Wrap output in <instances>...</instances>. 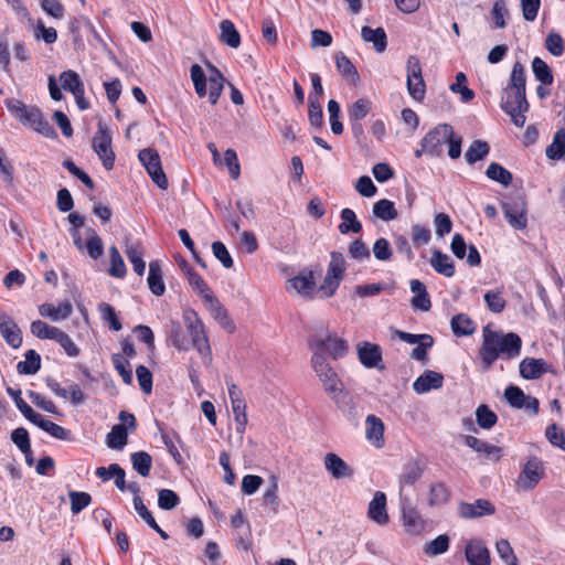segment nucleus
<instances>
[{
	"instance_id": "obj_53",
	"label": "nucleus",
	"mask_w": 565,
	"mask_h": 565,
	"mask_svg": "<svg viewBox=\"0 0 565 565\" xmlns=\"http://www.w3.org/2000/svg\"><path fill=\"white\" fill-rule=\"evenodd\" d=\"M525 86H526V74L525 68L520 62H515L513 64L509 84L507 87L518 89L519 92L525 93Z\"/></svg>"
},
{
	"instance_id": "obj_28",
	"label": "nucleus",
	"mask_w": 565,
	"mask_h": 565,
	"mask_svg": "<svg viewBox=\"0 0 565 565\" xmlns=\"http://www.w3.org/2000/svg\"><path fill=\"white\" fill-rule=\"evenodd\" d=\"M409 287L411 291L415 294L411 300L412 307L422 311H428L431 308V301L426 286L418 279H412Z\"/></svg>"
},
{
	"instance_id": "obj_48",
	"label": "nucleus",
	"mask_w": 565,
	"mask_h": 565,
	"mask_svg": "<svg viewBox=\"0 0 565 565\" xmlns=\"http://www.w3.org/2000/svg\"><path fill=\"white\" fill-rule=\"evenodd\" d=\"M110 267L108 274L116 278H124L127 274V268L124 259L116 246L109 248Z\"/></svg>"
},
{
	"instance_id": "obj_8",
	"label": "nucleus",
	"mask_w": 565,
	"mask_h": 565,
	"mask_svg": "<svg viewBox=\"0 0 565 565\" xmlns=\"http://www.w3.org/2000/svg\"><path fill=\"white\" fill-rule=\"evenodd\" d=\"M121 424L114 425L106 436V445L111 449L120 450L128 441V430L136 429V417L134 414L121 411L118 416Z\"/></svg>"
},
{
	"instance_id": "obj_30",
	"label": "nucleus",
	"mask_w": 565,
	"mask_h": 565,
	"mask_svg": "<svg viewBox=\"0 0 565 565\" xmlns=\"http://www.w3.org/2000/svg\"><path fill=\"white\" fill-rule=\"evenodd\" d=\"M335 66L341 76L352 85H358L360 82V75L356 67L348 58L343 52H338L334 55Z\"/></svg>"
},
{
	"instance_id": "obj_36",
	"label": "nucleus",
	"mask_w": 565,
	"mask_h": 565,
	"mask_svg": "<svg viewBox=\"0 0 565 565\" xmlns=\"http://www.w3.org/2000/svg\"><path fill=\"white\" fill-rule=\"evenodd\" d=\"M148 286L150 291L156 296H162L166 286L162 279V270L159 262L153 260L149 264Z\"/></svg>"
},
{
	"instance_id": "obj_20",
	"label": "nucleus",
	"mask_w": 565,
	"mask_h": 565,
	"mask_svg": "<svg viewBox=\"0 0 565 565\" xmlns=\"http://www.w3.org/2000/svg\"><path fill=\"white\" fill-rule=\"evenodd\" d=\"M444 384V375L441 373L426 370L420 376H418L413 383V390L417 394H424L431 390H438Z\"/></svg>"
},
{
	"instance_id": "obj_21",
	"label": "nucleus",
	"mask_w": 565,
	"mask_h": 565,
	"mask_svg": "<svg viewBox=\"0 0 565 565\" xmlns=\"http://www.w3.org/2000/svg\"><path fill=\"white\" fill-rule=\"evenodd\" d=\"M548 364L543 359L525 358L519 365L520 375L525 380H536L548 372Z\"/></svg>"
},
{
	"instance_id": "obj_12",
	"label": "nucleus",
	"mask_w": 565,
	"mask_h": 565,
	"mask_svg": "<svg viewBox=\"0 0 565 565\" xmlns=\"http://www.w3.org/2000/svg\"><path fill=\"white\" fill-rule=\"evenodd\" d=\"M138 158L153 183H156L158 188L166 190L168 188V179L163 172L158 151L152 148H146L139 151Z\"/></svg>"
},
{
	"instance_id": "obj_44",
	"label": "nucleus",
	"mask_w": 565,
	"mask_h": 565,
	"mask_svg": "<svg viewBox=\"0 0 565 565\" xmlns=\"http://www.w3.org/2000/svg\"><path fill=\"white\" fill-rule=\"evenodd\" d=\"M486 175L490 180L495 181L504 186L510 185L513 180L512 173L497 162H491L489 164L486 171Z\"/></svg>"
},
{
	"instance_id": "obj_3",
	"label": "nucleus",
	"mask_w": 565,
	"mask_h": 565,
	"mask_svg": "<svg viewBox=\"0 0 565 565\" xmlns=\"http://www.w3.org/2000/svg\"><path fill=\"white\" fill-rule=\"evenodd\" d=\"M209 68L212 74L206 79L202 67L199 64H193L190 70L191 79L200 98L206 96V81H209V100L212 105H215L223 92L225 78L215 66L209 65Z\"/></svg>"
},
{
	"instance_id": "obj_15",
	"label": "nucleus",
	"mask_w": 565,
	"mask_h": 565,
	"mask_svg": "<svg viewBox=\"0 0 565 565\" xmlns=\"http://www.w3.org/2000/svg\"><path fill=\"white\" fill-rule=\"evenodd\" d=\"M360 363L367 369L383 370L381 348L367 341L359 342L356 345Z\"/></svg>"
},
{
	"instance_id": "obj_2",
	"label": "nucleus",
	"mask_w": 565,
	"mask_h": 565,
	"mask_svg": "<svg viewBox=\"0 0 565 565\" xmlns=\"http://www.w3.org/2000/svg\"><path fill=\"white\" fill-rule=\"evenodd\" d=\"M7 107L23 125H29L46 138L56 137L54 127L43 117L42 111L36 106H28L19 99L11 98L7 102Z\"/></svg>"
},
{
	"instance_id": "obj_14",
	"label": "nucleus",
	"mask_w": 565,
	"mask_h": 565,
	"mask_svg": "<svg viewBox=\"0 0 565 565\" xmlns=\"http://www.w3.org/2000/svg\"><path fill=\"white\" fill-rule=\"evenodd\" d=\"M502 211L508 223L515 230H523L527 225L526 203L522 196H516L502 203Z\"/></svg>"
},
{
	"instance_id": "obj_22",
	"label": "nucleus",
	"mask_w": 565,
	"mask_h": 565,
	"mask_svg": "<svg viewBox=\"0 0 565 565\" xmlns=\"http://www.w3.org/2000/svg\"><path fill=\"white\" fill-rule=\"evenodd\" d=\"M316 287L315 275L312 271L300 274L287 281V289H294L305 298H312Z\"/></svg>"
},
{
	"instance_id": "obj_34",
	"label": "nucleus",
	"mask_w": 565,
	"mask_h": 565,
	"mask_svg": "<svg viewBox=\"0 0 565 565\" xmlns=\"http://www.w3.org/2000/svg\"><path fill=\"white\" fill-rule=\"evenodd\" d=\"M431 267L440 275L452 277L455 275V264L449 255L440 250H434L430 258Z\"/></svg>"
},
{
	"instance_id": "obj_18",
	"label": "nucleus",
	"mask_w": 565,
	"mask_h": 565,
	"mask_svg": "<svg viewBox=\"0 0 565 565\" xmlns=\"http://www.w3.org/2000/svg\"><path fill=\"white\" fill-rule=\"evenodd\" d=\"M0 333L4 341L18 349L22 344V333L18 324L8 315H0Z\"/></svg>"
},
{
	"instance_id": "obj_24",
	"label": "nucleus",
	"mask_w": 565,
	"mask_h": 565,
	"mask_svg": "<svg viewBox=\"0 0 565 565\" xmlns=\"http://www.w3.org/2000/svg\"><path fill=\"white\" fill-rule=\"evenodd\" d=\"M124 252L131 263L135 273L138 276H143L146 270V263L142 259L143 250L141 248L140 242H132L129 237L125 239Z\"/></svg>"
},
{
	"instance_id": "obj_46",
	"label": "nucleus",
	"mask_w": 565,
	"mask_h": 565,
	"mask_svg": "<svg viewBox=\"0 0 565 565\" xmlns=\"http://www.w3.org/2000/svg\"><path fill=\"white\" fill-rule=\"evenodd\" d=\"M61 86L64 90L71 92L73 95L84 88V84L79 75L74 71H64L60 75Z\"/></svg>"
},
{
	"instance_id": "obj_40",
	"label": "nucleus",
	"mask_w": 565,
	"mask_h": 565,
	"mask_svg": "<svg viewBox=\"0 0 565 565\" xmlns=\"http://www.w3.org/2000/svg\"><path fill=\"white\" fill-rule=\"evenodd\" d=\"M41 369V356L34 350H29L25 353V360L17 364L19 374L32 375Z\"/></svg>"
},
{
	"instance_id": "obj_51",
	"label": "nucleus",
	"mask_w": 565,
	"mask_h": 565,
	"mask_svg": "<svg viewBox=\"0 0 565 565\" xmlns=\"http://www.w3.org/2000/svg\"><path fill=\"white\" fill-rule=\"evenodd\" d=\"M424 472L423 466L418 461H409L405 465L401 476L402 484H414L418 481Z\"/></svg>"
},
{
	"instance_id": "obj_27",
	"label": "nucleus",
	"mask_w": 565,
	"mask_h": 565,
	"mask_svg": "<svg viewBox=\"0 0 565 565\" xmlns=\"http://www.w3.org/2000/svg\"><path fill=\"white\" fill-rule=\"evenodd\" d=\"M402 512L405 531L412 535L420 534L425 529V521L418 511L411 504H403Z\"/></svg>"
},
{
	"instance_id": "obj_41",
	"label": "nucleus",
	"mask_w": 565,
	"mask_h": 565,
	"mask_svg": "<svg viewBox=\"0 0 565 565\" xmlns=\"http://www.w3.org/2000/svg\"><path fill=\"white\" fill-rule=\"evenodd\" d=\"M341 224L339 225V232L341 234H348L349 232L359 233L362 231V224L358 221L356 215L351 209H343L341 211Z\"/></svg>"
},
{
	"instance_id": "obj_38",
	"label": "nucleus",
	"mask_w": 565,
	"mask_h": 565,
	"mask_svg": "<svg viewBox=\"0 0 565 565\" xmlns=\"http://www.w3.org/2000/svg\"><path fill=\"white\" fill-rule=\"evenodd\" d=\"M220 41L230 47L236 49L241 44V35L234 23L230 20H223L220 23Z\"/></svg>"
},
{
	"instance_id": "obj_5",
	"label": "nucleus",
	"mask_w": 565,
	"mask_h": 565,
	"mask_svg": "<svg viewBox=\"0 0 565 565\" xmlns=\"http://www.w3.org/2000/svg\"><path fill=\"white\" fill-rule=\"evenodd\" d=\"M311 365L326 393L338 403V397L343 393L344 385L337 372L327 361L326 356L320 353H312Z\"/></svg>"
},
{
	"instance_id": "obj_61",
	"label": "nucleus",
	"mask_w": 565,
	"mask_h": 565,
	"mask_svg": "<svg viewBox=\"0 0 565 565\" xmlns=\"http://www.w3.org/2000/svg\"><path fill=\"white\" fill-rule=\"evenodd\" d=\"M308 117L311 126L321 128L323 126V110L317 97L309 95Z\"/></svg>"
},
{
	"instance_id": "obj_55",
	"label": "nucleus",
	"mask_w": 565,
	"mask_h": 565,
	"mask_svg": "<svg viewBox=\"0 0 565 565\" xmlns=\"http://www.w3.org/2000/svg\"><path fill=\"white\" fill-rule=\"evenodd\" d=\"M476 418L478 425L483 429L492 428L498 422L497 414L492 412L486 404H481L477 407Z\"/></svg>"
},
{
	"instance_id": "obj_43",
	"label": "nucleus",
	"mask_w": 565,
	"mask_h": 565,
	"mask_svg": "<svg viewBox=\"0 0 565 565\" xmlns=\"http://www.w3.org/2000/svg\"><path fill=\"white\" fill-rule=\"evenodd\" d=\"M565 154V129H558L553 138V141L546 148V156L552 160H559Z\"/></svg>"
},
{
	"instance_id": "obj_32",
	"label": "nucleus",
	"mask_w": 565,
	"mask_h": 565,
	"mask_svg": "<svg viewBox=\"0 0 565 565\" xmlns=\"http://www.w3.org/2000/svg\"><path fill=\"white\" fill-rule=\"evenodd\" d=\"M465 444L475 451L484 454L487 458L498 460L502 455L500 447L480 440L475 436H466Z\"/></svg>"
},
{
	"instance_id": "obj_52",
	"label": "nucleus",
	"mask_w": 565,
	"mask_h": 565,
	"mask_svg": "<svg viewBox=\"0 0 565 565\" xmlns=\"http://www.w3.org/2000/svg\"><path fill=\"white\" fill-rule=\"evenodd\" d=\"M467 76L459 72L456 75V82L450 85V90L455 94H460L462 103H469L475 98V92L466 86Z\"/></svg>"
},
{
	"instance_id": "obj_47",
	"label": "nucleus",
	"mask_w": 565,
	"mask_h": 565,
	"mask_svg": "<svg viewBox=\"0 0 565 565\" xmlns=\"http://www.w3.org/2000/svg\"><path fill=\"white\" fill-rule=\"evenodd\" d=\"M490 147L486 141L475 140L465 153V158L469 164L483 159L489 154Z\"/></svg>"
},
{
	"instance_id": "obj_63",
	"label": "nucleus",
	"mask_w": 565,
	"mask_h": 565,
	"mask_svg": "<svg viewBox=\"0 0 565 565\" xmlns=\"http://www.w3.org/2000/svg\"><path fill=\"white\" fill-rule=\"evenodd\" d=\"M504 397L507 398V402L511 407L518 409L523 408L526 402V395L524 394V392L520 387L514 385H510L505 388Z\"/></svg>"
},
{
	"instance_id": "obj_16",
	"label": "nucleus",
	"mask_w": 565,
	"mask_h": 565,
	"mask_svg": "<svg viewBox=\"0 0 565 565\" xmlns=\"http://www.w3.org/2000/svg\"><path fill=\"white\" fill-rule=\"evenodd\" d=\"M495 513V507L487 499H478L472 503L460 502L458 514L462 519H477Z\"/></svg>"
},
{
	"instance_id": "obj_13",
	"label": "nucleus",
	"mask_w": 565,
	"mask_h": 565,
	"mask_svg": "<svg viewBox=\"0 0 565 565\" xmlns=\"http://www.w3.org/2000/svg\"><path fill=\"white\" fill-rule=\"evenodd\" d=\"M407 89L415 100H422L425 97V82L422 75V65L417 56L412 55L406 63Z\"/></svg>"
},
{
	"instance_id": "obj_56",
	"label": "nucleus",
	"mask_w": 565,
	"mask_h": 565,
	"mask_svg": "<svg viewBox=\"0 0 565 565\" xmlns=\"http://www.w3.org/2000/svg\"><path fill=\"white\" fill-rule=\"evenodd\" d=\"M330 256L327 275L342 280L345 273V259L340 252H332Z\"/></svg>"
},
{
	"instance_id": "obj_58",
	"label": "nucleus",
	"mask_w": 565,
	"mask_h": 565,
	"mask_svg": "<svg viewBox=\"0 0 565 565\" xmlns=\"http://www.w3.org/2000/svg\"><path fill=\"white\" fill-rule=\"evenodd\" d=\"M487 308L493 313H501L505 308V300L501 290H489L483 296Z\"/></svg>"
},
{
	"instance_id": "obj_17",
	"label": "nucleus",
	"mask_w": 565,
	"mask_h": 565,
	"mask_svg": "<svg viewBox=\"0 0 565 565\" xmlns=\"http://www.w3.org/2000/svg\"><path fill=\"white\" fill-rule=\"evenodd\" d=\"M323 465L334 479L351 478L354 473L353 469L334 452L326 454Z\"/></svg>"
},
{
	"instance_id": "obj_4",
	"label": "nucleus",
	"mask_w": 565,
	"mask_h": 565,
	"mask_svg": "<svg viewBox=\"0 0 565 565\" xmlns=\"http://www.w3.org/2000/svg\"><path fill=\"white\" fill-rule=\"evenodd\" d=\"M183 320L192 345L198 350L203 364L210 366L212 363V351L205 332L204 323L193 309H185Z\"/></svg>"
},
{
	"instance_id": "obj_54",
	"label": "nucleus",
	"mask_w": 565,
	"mask_h": 565,
	"mask_svg": "<svg viewBox=\"0 0 565 565\" xmlns=\"http://www.w3.org/2000/svg\"><path fill=\"white\" fill-rule=\"evenodd\" d=\"M186 277L190 286L204 301L211 299V297L214 296L211 288L198 273H195L194 270L189 271V275H186Z\"/></svg>"
},
{
	"instance_id": "obj_64",
	"label": "nucleus",
	"mask_w": 565,
	"mask_h": 565,
	"mask_svg": "<svg viewBox=\"0 0 565 565\" xmlns=\"http://www.w3.org/2000/svg\"><path fill=\"white\" fill-rule=\"evenodd\" d=\"M497 553L507 565H518V558L508 540L501 539L495 544Z\"/></svg>"
},
{
	"instance_id": "obj_60",
	"label": "nucleus",
	"mask_w": 565,
	"mask_h": 565,
	"mask_svg": "<svg viewBox=\"0 0 565 565\" xmlns=\"http://www.w3.org/2000/svg\"><path fill=\"white\" fill-rule=\"evenodd\" d=\"M12 443L20 449V451L28 457L31 455V443L29 433L25 428L19 427L11 433Z\"/></svg>"
},
{
	"instance_id": "obj_50",
	"label": "nucleus",
	"mask_w": 565,
	"mask_h": 565,
	"mask_svg": "<svg viewBox=\"0 0 565 565\" xmlns=\"http://www.w3.org/2000/svg\"><path fill=\"white\" fill-rule=\"evenodd\" d=\"M111 362H113L115 370L121 376L122 382L125 384L130 385L134 381V377H132V371H131L130 363H129L128 359H126L125 356H122L119 353H115L111 355Z\"/></svg>"
},
{
	"instance_id": "obj_45",
	"label": "nucleus",
	"mask_w": 565,
	"mask_h": 565,
	"mask_svg": "<svg viewBox=\"0 0 565 565\" xmlns=\"http://www.w3.org/2000/svg\"><path fill=\"white\" fill-rule=\"evenodd\" d=\"M131 463L132 468L141 477H148L150 475L152 458L148 452L140 450L131 454Z\"/></svg>"
},
{
	"instance_id": "obj_42",
	"label": "nucleus",
	"mask_w": 565,
	"mask_h": 565,
	"mask_svg": "<svg viewBox=\"0 0 565 565\" xmlns=\"http://www.w3.org/2000/svg\"><path fill=\"white\" fill-rule=\"evenodd\" d=\"M532 71L536 81L542 85H552L554 77L551 67L541 57H534L532 61Z\"/></svg>"
},
{
	"instance_id": "obj_57",
	"label": "nucleus",
	"mask_w": 565,
	"mask_h": 565,
	"mask_svg": "<svg viewBox=\"0 0 565 565\" xmlns=\"http://www.w3.org/2000/svg\"><path fill=\"white\" fill-rule=\"evenodd\" d=\"M68 498L71 500V511L73 514H78L92 502L90 494L83 491L71 490L68 492Z\"/></svg>"
},
{
	"instance_id": "obj_26",
	"label": "nucleus",
	"mask_w": 565,
	"mask_h": 565,
	"mask_svg": "<svg viewBox=\"0 0 565 565\" xmlns=\"http://www.w3.org/2000/svg\"><path fill=\"white\" fill-rule=\"evenodd\" d=\"M204 302H205L206 308L210 311L211 316L214 318V320L223 329H225L230 332H233L235 329L234 323L231 320L227 310L220 302V300L215 296H212L211 299H207Z\"/></svg>"
},
{
	"instance_id": "obj_31",
	"label": "nucleus",
	"mask_w": 565,
	"mask_h": 565,
	"mask_svg": "<svg viewBox=\"0 0 565 565\" xmlns=\"http://www.w3.org/2000/svg\"><path fill=\"white\" fill-rule=\"evenodd\" d=\"M361 38L365 42L373 43L377 53H383L386 50L387 36L383 28L372 29L365 25L361 29Z\"/></svg>"
},
{
	"instance_id": "obj_39",
	"label": "nucleus",
	"mask_w": 565,
	"mask_h": 565,
	"mask_svg": "<svg viewBox=\"0 0 565 565\" xmlns=\"http://www.w3.org/2000/svg\"><path fill=\"white\" fill-rule=\"evenodd\" d=\"M372 212L377 218L390 222L397 218L398 213L393 201L381 199L373 204Z\"/></svg>"
},
{
	"instance_id": "obj_23",
	"label": "nucleus",
	"mask_w": 565,
	"mask_h": 565,
	"mask_svg": "<svg viewBox=\"0 0 565 565\" xmlns=\"http://www.w3.org/2000/svg\"><path fill=\"white\" fill-rule=\"evenodd\" d=\"M365 437L376 448L384 446V423L373 414L365 418Z\"/></svg>"
},
{
	"instance_id": "obj_59",
	"label": "nucleus",
	"mask_w": 565,
	"mask_h": 565,
	"mask_svg": "<svg viewBox=\"0 0 565 565\" xmlns=\"http://www.w3.org/2000/svg\"><path fill=\"white\" fill-rule=\"evenodd\" d=\"M449 548V537L446 534L438 535L424 546V553L428 556L444 554Z\"/></svg>"
},
{
	"instance_id": "obj_29",
	"label": "nucleus",
	"mask_w": 565,
	"mask_h": 565,
	"mask_svg": "<svg viewBox=\"0 0 565 565\" xmlns=\"http://www.w3.org/2000/svg\"><path fill=\"white\" fill-rule=\"evenodd\" d=\"M39 312L42 317L49 318L52 321H60L67 319L72 315L73 306L70 301H64L57 307L46 302L39 307Z\"/></svg>"
},
{
	"instance_id": "obj_7",
	"label": "nucleus",
	"mask_w": 565,
	"mask_h": 565,
	"mask_svg": "<svg viewBox=\"0 0 565 565\" xmlns=\"http://www.w3.org/2000/svg\"><path fill=\"white\" fill-rule=\"evenodd\" d=\"M501 108L507 113L516 127H523L525 124V113L529 110L526 94L510 87L502 92Z\"/></svg>"
},
{
	"instance_id": "obj_25",
	"label": "nucleus",
	"mask_w": 565,
	"mask_h": 565,
	"mask_svg": "<svg viewBox=\"0 0 565 565\" xmlns=\"http://www.w3.org/2000/svg\"><path fill=\"white\" fill-rule=\"evenodd\" d=\"M465 554L469 565H490V552L481 541H470Z\"/></svg>"
},
{
	"instance_id": "obj_9",
	"label": "nucleus",
	"mask_w": 565,
	"mask_h": 565,
	"mask_svg": "<svg viewBox=\"0 0 565 565\" xmlns=\"http://www.w3.org/2000/svg\"><path fill=\"white\" fill-rule=\"evenodd\" d=\"M545 476V467L543 461L532 456L523 465L521 472L519 473L515 484L518 488L530 491L533 490Z\"/></svg>"
},
{
	"instance_id": "obj_62",
	"label": "nucleus",
	"mask_w": 565,
	"mask_h": 565,
	"mask_svg": "<svg viewBox=\"0 0 565 565\" xmlns=\"http://www.w3.org/2000/svg\"><path fill=\"white\" fill-rule=\"evenodd\" d=\"M98 311L102 315L103 320L109 323V328L114 331H119L122 328L121 321L117 317L115 308L109 303L102 302L98 305Z\"/></svg>"
},
{
	"instance_id": "obj_1",
	"label": "nucleus",
	"mask_w": 565,
	"mask_h": 565,
	"mask_svg": "<svg viewBox=\"0 0 565 565\" xmlns=\"http://www.w3.org/2000/svg\"><path fill=\"white\" fill-rule=\"evenodd\" d=\"M522 348L521 338L514 333L493 331L489 326L482 330V345L479 354L483 369L488 370L502 355L505 359H514L520 355Z\"/></svg>"
},
{
	"instance_id": "obj_19",
	"label": "nucleus",
	"mask_w": 565,
	"mask_h": 565,
	"mask_svg": "<svg viewBox=\"0 0 565 565\" xmlns=\"http://www.w3.org/2000/svg\"><path fill=\"white\" fill-rule=\"evenodd\" d=\"M367 516L379 525H385L390 518L386 510V495L384 492L376 491L369 503Z\"/></svg>"
},
{
	"instance_id": "obj_35",
	"label": "nucleus",
	"mask_w": 565,
	"mask_h": 565,
	"mask_svg": "<svg viewBox=\"0 0 565 565\" xmlns=\"http://www.w3.org/2000/svg\"><path fill=\"white\" fill-rule=\"evenodd\" d=\"M451 331L456 337L471 335L476 330V324L466 313H458L451 318Z\"/></svg>"
},
{
	"instance_id": "obj_37",
	"label": "nucleus",
	"mask_w": 565,
	"mask_h": 565,
	"mask_svg": "<svg viewBox=\"0 0 565 565\" xmlns=\"http://www.w3.org/2000/svg\"><path fill=\"white\" fill-rule=\"evenodd\" d=\"M372 102L366 97L356 99L348 107L349 121H362L372 110Z\"/></svg>"
},
{
	"instance_id": "obj_49",
	"label": "nucleus",
	"mask_w": 565,
	"mask_h": 565,
	"mask_svg": "<svg viewBox=\"0 0 565 565\" xmlns=\"http://www.w3.org/2000/svg\"><path fill=\"white\" fill-rule=\"evenodd\" d=\"M31 333L39 339L55 340L61 329L50 326L42 320H35L30 327Z\"/></svg>"
},
{
	"instance_id": "obj_11",
	"label": "nucleus",
	"mask_w": 565,
	"mask_h": 565,
	"mask_svg": "<svg viewBox=\"0 0 565 565\" xmlns=\"http://www.w3.org/2000/svg\"><path fill=\"white\" fill-rule=\"evenodd\" d=\"M454 135V129L448 124H439L429 130L420 141L425 153L430 157H439L443 153V145Z\"/></svg>"
},
{
	"instance_id": "obj_33",
	"label": "nucleus",
	"mask_w": 565,
	"mask_h": 565,
	"mask_svg": "<svg viewBox=\"0 0 565 565\" xmlns=\"http://www.w3.org/2000/svg\"><path fill=\"white\" fill-rule=\"evenodd\" d=\"M96 476L104 480H109V479H113V477H114L115 486L120 491L126 490V481H125L126 472L118 463H111L107 468L98 467L96 469Z\"/></svg>"
},
{
	"instance_id": "obj_6",
	"label": "nucleus",
	"mask_w": 565,
	"mask_h": 565,
	"mask_svg": "<svg viewBox=\"0 0 565 565\" xmlns=\"http://www.w3.org/2000/svg\"><path fill=\"white\" fill-rule=\"evenodd\" d=\"M309 347L313 353L328 355L332 360L343 359L349 352V343L345 339L339 337L335 332H324L313 334L309 340Z\"/></svg>"
},
{
	"instance_id": "obj_10",
	"label": "nucleus",
	"mask_w": 565,
	"mask_h": 565,
	"mask_svg": "<svg viewBox=\"0 0 565 565\" xmlns=\"http://www.w3.org/2000/svg\"><path fill=\"white\" fill-rule=\"evenodd\" d=\"M93 149L103 162L106 170L115 164V153L111 149V134L107 125L98 122L97 131L93 138Z\"/></svg>"
}]
</instances>
